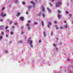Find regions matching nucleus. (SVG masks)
Returning <instances> with one entry per match:
<instances>
[{
    "label": "nucleus",
    "mask_w": 73,
    "mask_h": 73,
    "mask_svg": "<svg viewBox=\"0 0 73 73\" xmlns=\"http://www.w3.org/2000/svg\"><path fill=\"white\" fill-rule=\"evenodd\" d=\"M50 25H52V23L51 22H49L48 24L47 25L48 27V28H50Z\"/></svg>",
    "instance_id": "obj_1"
},
{
    "label": "nucleus",
    "mask_w": 73,
    "mask_h": 73,
    "mask_svg": "<svg viewBox=\"0 0 73 73\" xmlns=\"http://www.w3.org/2000/svg\"><path fill=\"white\" fill-rule=\"evenodd\" d=\"M6 14H4V13H2V14L1 15V16L2 17H4L6 16Z\"/></svg>",
    "instance_id": "obj_2"
},
{
    "label": "nucleus",
    "mask_w": 73,
    "mask_h": 73,
    "mask_svg": "<svg viewBox=\"0 0 73 73\" xmlns=\"http://www.w3.org/2000/svg\"><path fill=\"white\" fill-rule=\"evenodd\" d=\"M29 42H30V44H32V43L33 41L32 40H28V41H27V43H28Z\"/></svg>",
    "instance_id": "obj_3"
},
{
    "label": "nucleus",
    "mask_w": 73,
    "mask_h": 73,
    "mask_svg": "<svg viewBox=\"0 0 73 73\" xmlns=\"http://www.w3.org/2000/svg\"><path fill=\"white\" fill-rule=\"evenodd\" d=\"M4 25H1V26L0 27V29L2 30V29H4Z\"/></svg>",
    "instance_id": "obj_4"
},
{
    "label": "nucleus",
    "mask_w": 73,
    "mask_h": 73,
    "mask_svg": "<svg viewBox=\"0 0 73 73\" xmlns=\"http://www.w3.org/2000/svg\"><path fill=\"white\" fill-rule=\"evenodd\" d=\"M42 11H43V12H44V11H45V8L43 7V5H42Z\"/></svg>",
    "instance_id": "obj_5"
},
{
    "label": "nucleus",
    "mask_w": 73,
    "mask_h": 73,
    "mask_svg": "<svg viewBox=\"0 0 73 73\" xmlns=\"http://www.w3.org/2000/svg\"><path fill=\"white\" fill-rule=\"evenodd\" d=\"M62 2L61 1H58L57 2V3L58 4V5H60L62 4Z\"/></svg>",
    "instance_id": "obj_6"
},
{
    "label": "nucleus",
    "mask_w": 73,
    "mask_h": 73,
    "mask_svg": "<svg viewBox=\"0 0 73 73\" xmlns=\"http://www.w3.org/2000/svg\"><path fill=\"white\" fill-rule=\"evenodd\" d=\"M19 19L21 20H22V21L24 20V17H22L19 18Z\"/></svg>",
    "instance_id": "obj_7"
},
{
    "label": "nucleus",
    "mask_w": 73,
    "mask_h": 73,
    "mask_svg": "<svg viewBox=\"0 0 73 73\" xmlns=\"http://www.w3.org/2000/svg\"><path fill=\"white\" fill-rule=\"evenodd\" d=\"M47 9L48 11H49V12H52V10H50V9H49V8H47Z\"/></svg>",
    "instance_id": "obj_8"
},
{
    "label": "nucleus",
    "mask_w": 73,
    "mask_h": 73,
    "mask_svg": "<svg viewBox=\"0 0 73 73\" xmlns=\"http://www.w3.org/2000/svg\"><path fill=\"white\" fill-rule=\"evenodd\" d=\"M41 23L42 26H44V21H41Z\"/></svg>",
    "instance_id": "obj_9"
},
{
    "label": "nucleus",
    "mask_w": 73,
    "mask_h": 73,
    "mask_svg": "<svg viewBox=\"0 0 73 73\" xmlns=\"http://www.w3.org/2000/svg\"><path fill=\"white\" fill-rule=\"evenodd\" d=\"M20 13H17V15H16V16H20Z\"/></svg>",
    "instance_id": "obj_10"
},
{
    "label": "nucleus",
    "mask_w": 73,
    "mask_h": 73,
    "mask_svg": "<svg viewBox=\"0 0 73 73\" xmlns=\"http://www.w3.org/2000/svg\"><path fill=\"white\" fill-rule=\"evenodd\" d=\"M56 7H59V5H58V4L57 3L56 4Z\"/></svg>",
    "instance_id": "obj_11"
},
{
    "label": "nucleus",
    "mask_w": 73,
    "mask_h": 73,
    "mask_svg": "<svg viewBox=\"0 0 73 73\" xmlns=\"http://www.w3.org/2000/svg\"><path fill=\"white\" fill-rule=\"evenodd\" d=\"M60 16H61V15L60 14H59L58 15V17L59 19H60Z\"/></svg>",
    "instance_id": "obj_12"
},
{
    "label": "nucleus",
    "mask_w": 73,
    "mask_h": 73,
    "mask_svg": "<svg viewBox=\"0 0 73 73\" xmlns=\"http://www.w3.org/2000/svg\"><path fill=\"white\" fill-rule=\"evenodd\" d=\"M64 26L65 28H68V25H64Z\"/></svg>",
    "instance_id": "obj_13"
},
{
    "label": "nucleus",
    "mask_w": 73,
    "mask_h": 73,
    "mask_svg": "<svg viewBox=\"0 0 73 73\" xmlns=\"http://www.w3.org/2000/svg\"><path fill=\"white\" fill-rule=\"evenodd\" d=\"M43 34L44 35V37H46V34H45V32H44L43 33Z\"/></svg>",
    "instance_id": "obj_14"
},
{
    "label": "nucleus",
    "mask_w": 73,
    "mask_h": 73,
    "mask_svg": "<svg viewBox=\"0 0 73 73\" xmlns=\"http://www.w3.org/2000/svg\"><path fill=\"white\" fill-rule=\"evenodd\" d=\"M53 31H51V35L52 37V36H53Z\"/></svg>",
    "instance_id": "obj_15"
},
{
    "label": "nucleus",
    "mask_w": 73,
    "mask_h": 73,
    "mask_svg": "<svg viewBox=\"0 0 73 73\" xmlns=\"http://www.w3.org/2000/svg\"><path fill=\"white\" fill-rule=\"evenodd\" d=\"M32 8V6H29L28 7V8L29 9H30V8Z\"/></svg>",
    "instance_id": "obj_16"
},
{
    "label": "nucleus",
    "mask_w": 73,
    "mask_h": 73,
    "mask_svg": "<svg viewBox=\"0 0 73 73\" xmlns=\"http://www.w3.org/2000/svg\"><path fill=\"white\" fill-rule=\"evenodd\" d=\"M53 46H54V47H56V45L55 44L53 43Z\"/></svg>",
    "instance_id": "obj_17"
},
{
    "label": "nucleus",
    "mask_w": 73,
    "mask_h": 73,
    "mask_svg": "<svg viewBox=\"0 0 73 73\" xmlns=\"http://www.w3.org/2000/svg\"><path fill=\"white\" fill-rule=\"evenodd\" d=\"M42 16L44 18L45 17V14H42Z\"/></svg>",
    "instance_id": "obj_18"
},
{
    "label": "nucleus",
    "mask_w": 73,
    "mask_h": 73,
    "mask_svg": "<svg viewBox=\"0 0 73 73\" xmlns=\"http://www.w3.org/2000/svg\"><path fill=\"white\" fill-rule=\"evenodd\" d=\"M12 29H14V28H15V26H12Z\"/></svg>",
    "instance_id": "obj_19"
},
{
    "label": "nucleus",
    "mask_w": 73,
    "mask_h": 73,
    "mask_svg": "<svg viewBox=\"0 0 73 73\" xmlns=\"http://www.w3.org/2000/svg\"><path fill=\"white\" fill-rule=\"evenodd\" d=\"M18 2V0H16L15 1V3H17Z\"/></svg>",
    "instance_id": "obj_20"
},
{
    "label": "nucleus",
    "mask_w": 73,
    "mask_h": 73,
    "mask_svg": "<svg viewBox=\"0 0 73 73\" xmlns=\"http://www.w3.org/2000/svg\"><path fill=\"white\" fill-rule=\"evenodd\" d=\"M8 28V26H7L5 28V29H7V28Z\"/></svg>",
    "instance_id": "obj_21"
},
{
    "label": "nucleus",
    "mask_w": 73,
    "mask_h": 73,
    "mask_svg": "<svg viewBox=\"0 0 73 73\" xmlns=\"http://www.w3.org/2000/svg\"><path fill=\"white\" fill-rule=\"evenodd\" d=\"M30 3H31V4H32V3H33V5H35V3H34V2H30Z\"/></svg>",
    "instance_id": "obj_22"
},
{
    "label": "nucleus",
    "mask_w": 73,
    "mask_h": 73,
    "mask_svg": "<svg viewBox=\"0 0 73 73\" xmlns=\"http://www.w3.org/2000/svg\"><path fill=\"white\" fill-rule=\"evenodd\" d=\"M56 30H58L59 29V28L58 27H57L56 28Z\"/></svg>",
    "instance_id": "obj_23"
},
{
    "label": "nucleus",
    "mask_w": 73,
    "mask_h": 73,
    "mask_svg": "<svg viewBox=\"0 0 73 73\" xmlns=\"http://www.w3.org/2000/svg\"><path fill=\"white\" fill-rule=\"evenodd\" d=\"M30 46H31V48H32V47H33V45H32V44H30Z\"/></svg>",
    "instance_id": "obj_24"
},
{
    "label": "nucleus",
    "mask_w": 73,
    "mask_h": 73,
    "mask_svg": "<svg viewBox=\"0 0 73 73\" xmlns=\"http://www.w3.org/2000/svg\"><path fill=\"white\" fill-rule=\"evenodd\" d=\"M9 32V30H6V32Z\"/></svg>",
    "instance_id": "obj_25"
},
{
    "label": "nucleus",
    "mask_w": 73,
    "mask_h": 73,
    "mask_svg": "<svg viewBox=\"0 0 73 73\" xmlns=\"http://www.w3.org/2000/svg\"><path fill=\"white\" fill-rule=\"evenodd\" d=\"M12 21H10L9 22V24H12Z\"/></svg>",
    "instance_id": "obj_26"
},
{
    "label": "nucleus",
    "mask_w": 73,
    "mask_h": 73,
    "mask_svg": "<svg viewBox=\"0 0 73 73\" xmlns=\"http://www.w3.org/2000/svg\"><path fill=\"white\" fill-rule=\"evenodd\" d=\"M14 25H17V23H14Z\"/></svg>",
    "instance_id": "obj_27"
},
{
    "label": "nucleus",
    "mask_w": 73,
    "mask_h": 73,
    "mask_svg": "<svg viewBox=\"0 0 73 73\" xmlns=\"http://www.w3.org/2000/svg\"><path fill=\"white\" fill-rule=\"evenodd\" d=\"M1 35H2V36H3V35H4V33L3 32H2Z\"/></svg>",
    "instance_id": "obj_28"
},
{
    "label": "nucleus",
    "mask_w": 73,
    "mask_h": 73,
    "mask_svg": "<svg viewBox=\"0 0 73 73\" xmlns=\"http://www.w3.org/2000/svg\"><path fill=\"white\" fill-rule=\"evenodd\" d=\"M54 24H57V22H56V21H54Z\"/></svg>",
    "instance_id": "obj_29"
},
{
    "label": "nucleus",
    "mask_w": 73,
    "mask_h": 73,
    "mask_svg": "<svg viewBox=\"0 0 73 73\" xmlns=\"http://www.w3.org/2000/svg\"><path fill=\"white\" fill-rule=\"evenodd\" d=\"M49 4L50 5V7H51L52 5V4H51V3H49Z\"/></svg>",
    "instance_id": "obj_30"
},
{
    "label": "nucleus",
    "mask_w": 73,
    "mask_h": 73,
    "mask_svg": "<svg viewBox=\"0 0 73 73\" xmlns=\"http://www.w3.org/2000/svg\"><path fill=\"white\" fill-rule=\"evenodd\" d=\"M27 26V27H28V26H29V23H28V24H27L26 25Z\"/></svg>",
    "instance_id": "obj_31"
},
{
    "label": "nucleus",
    "mask_w": 73,
    "mask_h": 73,
    "mask_svg": "<svg viewBox=\"0 0 73 73\" xmlns=\"http://www.w3.org/2000/svg\"><path fill=\"white\" fill-rule=\"evenodd\" d=\"M58 13H60L61 12V11H60V10H58Z\"/></svg>",
    "instance_id": "obj_32"
},
{
    "label": "nucleus",
    "mask_w": 73,
    "mask_h": 73,
    "mask_svg": "<svg viewBox=\"0 0 73 73\" xmlns=\"http://www.w3.org/2000/svg\"><path fill=\"white\" fill-rule=\"evenodd\" d=\"M5 9V7H3L2 9V10H4Z\"/></svg>",
    "instance_id": "obj_33"
},
{
    "label": "nucleus",
    "mask_w": 73,
    "mask_h": 73,
    "mask_svg": "<svg viewBox=\"0 0 73 73\" xmlns=\"http://www.w3.org/2000/svg\"><path fill=\"white\" fill-rule=\"evenodd\" d=\"M19 42L20 43H21H21H22V42H23V41H20Z\"/></svg>",
    "instance_id": "obj_34"
},
{
    "label": "nucleus",
    "mask_w": 73,
    "mask_h": 73,
    "mask_svg": "<svg viewBox=\"0 0 73 73\" xmlns=\"http://www.w3.org/2000/svg\"><path fill=\"white\" fill-rule=\"evenodd\" d=\"M54 0H51V2L53 3V2H54Z\"/></svg>",
    "instance_id": "obj_35"
},
{
    "label": "nucleus",
    "mask_w": 73,
    "mask_h": 73,
    "mask_svg": "<svg viewBox=\"0 0 73 73\" xmlns=\"http://www.w3.org/2000/svg\"><path fill=\"white\" fill-rule=\"evenodd\" d=\"M38 23H37V22H35V25H36V24H37Z\"/></svg>",
    "instance_id": "obj_36"
},
{
    "label": "nucleus",
    "mask_w": 73,
    "mask_h": 73,
    "mask_svg": "<svg viewBox=\"0 0 73 73\" xmlns=\"http://www.w3.org/2000/svg\"><path fill=\"white\" fill-rule=\"evenodd\" d=\"M23 34H24V32H21V35H23Z\"/></svg>",
    "instance_id": "obj_37"
},
{
    "label": "nucleus",
    "mask_w": 73,
    "mask_h": 73,
    "mask_svg": "<svg viewBox=\"0 0 73 73\" xmlns=\"http://www.w3.org/2000/svg\"><path fill=\"white\" fill-rule=\"evenodd\" d=\"M60 29H63V27H60Z\"/></svg>",
    "instance_id": "obj_38"
},
{
    "label": "nucleus",
    "mask_w": 73,
    "mask_h": 73,
    "mask_svg": "<svg viewBox=\"0 0 73 73\" xmlns=\"http://www.w3.org/2000/svg\"><path fill=\"white\" fill-rule=\"evenodd\" d=\"M11 35H13V32H11Z\"/></svg>",
    "instance_id": "obj_39"
},
{
    "label": "nucleus",
    "mask_w": 73,
    "mask_h": 73,
    "mask_svg": "<svg viewBox=\"0 0 73 73\" xmlns=\"http://www.w3.org/2000/svg\"><path fill=\"white\" fill-rule=\"evenodd\" d=\"M28 29H29V30H30V26H29V27H28Z\"/></svg>",
    "instance_id": "obj_40"
},
{
    "label": "nucleus",
    "mask_w": 73,
    "mask_h": 73,
    "mask_svg": "<svg viewBox=\"0 0 73 73\" xmlns=\"http://www.w3.org/2000/svg\"><path fill=\"white\" fill-rule=\"evenodd\" d=\"M64 23H66V21H64Z\"/></svg>",
    "instance_id": "obj_41"
},
{
    "label": "nucleus",
    "mask_w": 73,
    "mask_h": 73,
    "mask_svg": "<svg viewBox=\"0 0 73 73\" xmlns=\"http://www.w3.org/2000/svg\"><path fill=\"white\" fill-rule=\"evenodd\" d=\"M6 36L7 37H8V35H6Z\"/></svg>",
    "instance_id": "obj_42"
},
{
    "label": "nucleus",
    "mask_w": 73,
    "mask_h": 73,
    "mask_svg": "<svg viewBox=\"0 0 73 73\" xmlns=\"http://www.w3.org/2000/svg\"><path fill=\"white\" fill-rule=\"evenodd\" d=\"M0 21H1V22L3 21V19H1L0 20Z\"/></svg>",
    "instance_id": "obj_43"
},
{
    "label": "nucleus",
    "mask_w": 73,
    "mask_h": 73,
    "mask_svg": "<svg viewBox=\"0 0 73 73\" xmlns=\"http://www.w3.org/2000/svg\"><path fill=\"white\" fill-rule=\"evenodd\" d=\"M22 4H25V2H23L22 3Z\"/></svg>",
    "instance_id": "obj_44"
},
{
    "label": "nucleus",
    "mask_w": 73,
    "mask_h": 73,
    "mask_svg": "<svg viewBox=\"0 0 73 73\" xmlns=\"http://www.w3.org/2000/svg\"><path fill=\"white\" fill-rule=\"evenodd\" d=\"M2 36H0V38L1 39V38H2Z\"/></svg>",
    "instance_id": "obj_45"
},
{
    "label": "nucleus",
    "mask_w": 73,
    "mask_h": 73,
    "mask_svg": "<svg viewBox=\"0 0 73 73\" xmlns=\"http://www.w3.org/2000/svg\"><path fill=\"white\" fill-rule=\"evenodd\" d=\"M28 23H30V22H31V21H28Z\"/></svg>",
    "instance_id": "obj_46"
},
{
    "label": "nucleus",
    "mask_w": 73,
    "mask_h": 73,
    "mask_svg": "<svg viewBox=\"0 0 73 73\" xmlns=\"http://www.w3.org/2000/svg\"><path fill=\"white\" fill-rule=\"evenodd\" d=\"M39 13L40 15H41V12H39Z\"/></svg>",
    "instance_id": "obj_47"
},
{
    "label": "nucleus",
    "mask_w": 73,
    "mask_h": 73,
    "mask_svg": "<svg viewBox=\"0 0 73 73\" xmlns=\"http://www.w3.org/2000/svg\"><path fill=\"white\" fill-rule=\"evenodd\" d=\"M26 14H27V15H28V12H26Z\"/></svg>",
    "instance_id": "obj_48"
},
{
    "label": "nucleus",
    "mask_w": 73,
    "mask_h": 73,
    "mask_svg": "<svg viewBox=\"0 0 73 73\" xmlns=\"http://www.w3.org/2000/svg\"><path fill=\"white\" fill-rule=\"evenodd\" d=\"M66 13H67V14H68V11H66Z\"/></svg>",
    "instance_id": "obj_49"
},
{
    "label": "nucleus",
    "mask_w": 73,
    "mask_h": 73,
    "mask_svg": "<svg viewBox=\"0 0 73 73\" xmlns=\"http://www.w3.org/2000/svg\"><path fill=\"white\" fill-rule=\"evenodd\" d=\"M41 40H39V42H41Z\"/></svg>",
    "instance_id": "obj_50"
},
{
    "label": "nucleus",
    "mask_w": 73,
    "mask_h": 73,
    "mask_svg": "<svg viewBox=\"0 0 73 73\" xmlns=\"http://www.w3.org/2000/svg\"><path fill=\"white\" fill-rule=\"evenodd\" d=\"M5 52H6V53H8V51H5Z\"/></svg>",
    "instance_id": "obj_51"
},
{
    "label": "nucleus",
    "mask_w": 73,
    "mask_h": 73,
    "mask_svg": "<svg viewBox=\"0 0 73 73\" xmlns=\"http://www.w3.org/2000/svg\"><path fill=\"white\" fill-rule=\"evenodd\" d=\"M57 25H54V26L56 27H57Z\"/></svg>",
    "instance_id": "obj_52"
},
{
    "label": "nucleus",
    "mask_w": 73,
    "mask_h": 73,
    "mask_svg": "<svg viewBox=\"0 0 73 73\" xmlns=\"http://www.w3.org/2000/svg\"><path fill=\"white\" fill-rule=\"evenodd\" d=\"M25 39H27V37H26V36H25Z\"/></svg>",
    "instance_id": "obj_53"
},
{
    "label": "nucleus",
    "mask_w": 73,
    "mask_h": 73,
    "mask_svg": "<svg viewBox=\"0 0 73 73\" xmlns=\"http://www.w3.org/2000/svg\"><path fill=\"white\" fill-rule=\"evenodd\" d=\"M61 44H62V43H61V42H60V45H61Z\"/></svg>",
    "instance_id": "obj_54"
},
{
    "label": "nucleus",
    "mask_w": 73,
    "mask_h": 73,
    "mask_svg": "<svg viewBox=\"0 0 73 73\" xmlns=\"http://www.w3.org/2000/svg\"><path fill=\"white\" fill-rule=\"evenodd\" d=\"M56 50H58V48H56Z\"/></svg>",
    "instance_id": "obj_55"
},
{
    "label": "nucleus",
    "mask_w": 73,
    "mask_h": 73,
    "mask_svg": "<svg viewBox=\"0 0 73 73\" xmlns=\"http://www.w3.org/2000/svg\"><path fill=\"white\" fill-rule=\"evenodd\" d=\"M23 27H21V29H23Z\"/></svg>",
    "instance_id": "obj_56"
},
{
    "label": "nucleus",
    "mask_w": 73,
    "mask_h": 73,
    "mask_svg": "<svg viewBox=\"0 0 73 73\" xmlns=\"http://www.w3.org/2000/svg\"><path fill=\"white\" fill-rule=\"evenodd\" d=\"M7 20H8V21H9V19H7Z\"/></svg>",
    "instance_id": "obj_57"
},
{
    "label": "nucleus",
    "mask_w": 73,
    "mask_h": 73,
    "mask_svg": "<svg viewBox=\"0 0 73 73\" xmlns=\"http://www.w3.org/2000/svg\"><path fill=\"white\" fill-rule=\"evenodd\" d=\"M68 61H69V59H68Z\"/></svg>",
    "instance_id": "obj_58"
},
{
    "label": "nucleus",
    "mask_w": 73,
    "mask_h": 73,
    "mask_svg": "<svg viewBox=\"0 0 73 73\" xmlns=\"http://www.w3.org/2000/svg\"><path fill=\"white\" fill-rule=\"evenodd\" d=\"M29 39H31V37H29Z\"/></svg>",
    "instance_id": "obj_59"
},
{
    "label": "nucleus",
    "mask_w": 73,
    "mask_h": 73,
    "mask_svg": "<svg viewBox=\"0 0 73 73\" xmlns=\"http://www.w3.org/2000/svg\"><path fill=\"white\" fill-rule=\"evenodd\" d=\"M57 40H58V38H57Z\"/></svg>",
    "instance_id": "obj_60"
},
{
    "label": "nucleus",
    "mask_w": 73,
    "mask_h": 73,
    "mask_svg": "<svg viewBox=\"0 0 73 73\" xmlns=\"http://www.w3.org/2000/svg\"><path fill=\"white\" fill-rule=\"evenodd\" d=\"M72 24H73V21H72Z\"/></svg>",
    "instance_id": "obj_61"
},
{
    "label": "nucleus",
    "mask_w": 73,
    "mask_h": 73,
    "mask_svg": "<svg viewBox=\"0 0 73 73\" xmlns=\"http://www.w3.org/2000/svg\"><path fill=\"white\" fill-rule=\"evenodd\" d=\"M35 1H37V0H35Z\"/></svg>",
    "instance_id": "obj_62"
},
{
    "label": "nucleus",
    "mask_w": 73,
    "mask_h": 73,
    "mask_svg": "<svg viewBox=\"0 0 73 73\" xmlns=\"http://www.w3.org/2000/svg\"><path fill=\"white\" fill-rule=\"evenodd\" d=\"M71 1H72V0H71Z\"/></svg>",
    "instance_id": "obj_63"
},
{
    "label": "nucleus",
    "mask_w": 73,
    "mask_h": 73,
    "mask_svg": "<svg viewBox=\"0 0 73 73\" xmlns=\"http://www.w3.org/2000/svg\"><path fill=\"white\" fill-rule=\"evenodd\" d=\"M38 16H39L40 15H38Z\"/></svg>",
    "instance_id": "obj_64"
}]
</instances>
